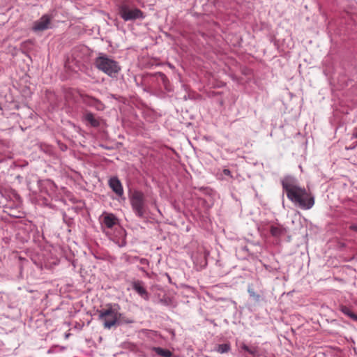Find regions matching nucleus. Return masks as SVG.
<instances>
[{"label": "nucleus", "instance_id": "nucleus-1", "mask_svg": "<svg viewBox=\"0 0 357 357\" xmlns=\"http://www.w3.org/2000/svg\"><path fill=\"white\" fill-rule=\"evenodd\" d=\"M283 188L289 199L298 204L302 209L308 210L314 206V197L305 188L290 184H283Z\"/></svg>", "mask_w": 357, "mask_h": 357}, {"label": "nucleus", "instance_id": "nucleus-2", "mask_svg": "<svg viewBox=\"0 0 357 357\" xmlns=\"http://www.w3.org/2000/svg\"><path fill=\"white\" fill-rule=\"evenodd\" d=\"M95 65L98 70L110 77H116L121 70L118 62L107 56H100L96 58Z\"/></svg>", "mask_w": 357, "mask_h": 357}, {"label": "nucleus", "instance_id": "nucleus-3", "mask_svg": "<svg viewBox=\"0 0 357 357\" xmlns=\"http://www.w3.org/2000/svg\"><path fill=\"white\" fill-rule=\"evenodd\" d=\"M99 319L103 321L105 328H111L114 326L119 317L118 310L112 305H109L107 308L98 311Z\"/></svg>", "mask_w": 357, "mask_h": 357}, {"label": "nucleus", "instance_id": "nucleus-4", "mask_svg": "<svg viewBox=\"0 0 357 357\" xmlns=\"http://www.w3.org/2000/svg\"><path fill=\"white\" fill-rule=\"evenodd\" d=\"M119 13L124 21L144 19L145 15L139 8H131L126 2L122 3L119 8Z\"/></svg>", "mask_w": 357, "mask_h": 357}, {"label": "nucleus", "instance_id": "nucleus-5", "mask_svg": "<svg viewBox=\"0 0 357 357\" xmlns=\"http://www.w3.org/2000/svg\"><path fill=\"white\" fill-rule=\"evenodd\" d=\"M130 199L132 210L135 214L139 218L143 217L145 213L144 194L140 191L135 190L132 193Z\"/></svg>", "mask_w": 357, "mask_h": 357}, {"label": "nucleus", "instance_id": "nucleus-6", "mask_svg": "<svg viewBox=\"0 0 357 357\" xmlns=\"http://www.w3.org/2000/svg\"><path fill=\"white\" fill-rule=\"evenodd\" d=\"M50 22L51 17L47 15H45L34 22L33 30L35 31H43L46 30L50 27Z\"/></svg>", "mask_w": 357, "mask_h": 357}, {"label": "nucleus", "instance_id": "nucleus-7", "mask_svg": "<svg viewBox=\"0 0 357 357\" xmlns=\"http://www.w3.org/2000/svg\"><path fill=\"white\" fill-rule=\"evenodd\" d=\"M132 289L144 300H148L149 294L144 286V282L135 280L132 282Z\"/></svg>", "mask_w": 357, "mask_h": 357}, {"label": "nucleus", "instance_id": "nucleus-8", "mask_svg": "<svg viewBox=\"0 0 357 357\" xmlns=\"http://www.w3.org/2000/svg\"><path fill=\"white\" fill-rule=\"evenodd\" d=\"M109 185L118 196L123 195L122 184L117 177L111 178L109 180Z\"/></svg>", "mask_w": 357, "mask_h": 357}, {"label": "nucleus", "instance_id": "nucleus-9", "mask_svg": "<svg viewBox=\"0 0 357 357\" xmlns=\"http://www.w3.org/2000/svg\"><path fill=\"white\" fill-rule=\"evenodd\" d=\"M287 231L280 225H272L270 227L271 234L275 238H279L286 234Z\"/></svg>", "mask_w": 357, "mask_h": 357}, {"label": "nucleus", "instance_id": "nucleus-10", "mask_svg": "<svg viewBox=\"0 0 357 357\" xmlns=\"http://www.w3.org/2000/svg\"><path fill=\"white\" fill-rule=\"evenodd\" d=\"M151 350L160 357H174L173 352L167 349L154 347Z\"/></svg>", "mask_w": 357, "mask_h": 357}, {"label": "nucleus", "instance_id": "nucleus-11", "mask_svg": "<svg viewBox=\"0 0 357 357\" xmlns=\"http://www.w3.org/2000/svg\"><path fill=\"white\" fill-rule=\"evenodd\" d=\"M84 119L87 121L91 126L98 127L100 125L99 121L95 118L94 115L91 112H86L84 114Z\"/></svg>", "mask_w": 357, "mask_h": 357}, {"label": "nucleus", "instance_id": "nucleus-12", "mask_svg": "<svg viewBox=\"0 0 357 357\" xmlns=\"http://www.w3.org/2000/svg\"><path fill=\"white\" fill-rule=\"evenodd\" d=\"M117 219L116 217L112 214H107L104 217L103 222L108 228H112L113 226H114L116 224Z\"/></svg>", "mask_w": 357, "mask_h": 357}, {"label": "nucleus", "instance_id": "nucleus-13", "mask_svg": "<svg viewBox=\"0 0 357 357\" xmlns=\"http://www.w3.org/2000/svg\"><path fill=\"white\" fill-rule=\"evenodd\" d=\"M340 310L342 313H344L345 315L348 316L349 317H350L351 319H352L353 320L357 321V315L355 314L349 307H347V306H344V305H342L340 306Z\"/></svg>", "mask_w": 357, "mask_h": 357}, {"label": "nucleus", "instance_id": "nucleus-14", "mask_svg": "<svg viewBox=\"0 0 357 357\" xmlns=\"http://www.w3.org/2000/svg\"><path fill=\"white\" fill-rule=\"evenodd\" d=\"M248 292L250 296L252 298V300L255 302L258 303L263 300L262 296L259 294L256 293L253 288L249 287L248 289Z\"/></svg>", "mask_w": 357, "mask_h": 357}, {"label": "nucleus", "instance_id": "nucleus-15", "mask_svg": "<svg viewBox=\"0 0 357 357\" xmlns=\"http://www.w3.org/2000/svg\"><path fill=\"white\" fill-rule=\"evenodd\" d=\"M230 350L229 344H222L218 346L217 351L220 354L227 353Z\"/></svg>", "mask_w": 357, "mask_h": 357}, {"label": "nucleus", "instance_id": "nucleus-16", "mask_svg": "<svg viewBox=\"0 0 357 357\" xmlns=\"http://www.w3.org/2000/svg\"><path fill=\"white\" fill-rule=\"evenodd\" d=\"M241 348H242L243 350H245V351H248L249 354H252V355H253V356H255V354H256V350H255V349H250V348H249L247 345H245V344H243V345H242V347H241Z\"/></svg>", "mask_w": 357, "mask_h": 357}, {"label": "nucleus", "instance_id": "nucleus-17", "mask_svg": "<svg viewBox=\"0 0 357 357\" xmlns=\"http://www.w3.org/2000/svg\"><path fill=\"white\" fill-rule=\"evenodd\" d=\"M139 262L142 265H148L149 261L146 259L142 258L139 259Z\"/></svg>", "mask_w": 357, "mask_h": 357}, {"label": "nucleus", "instance_id": "nucleus-18", "mask_svg": "<svg viewBox=\"0 0 357 357\" xmlns=\"http://www.w3.org/2000/svg\"><path fill=\"white\" fill-rule=\"evenodd\" d=\"M223 174L226 176H231V171L228 169H223Z\"/></svg>", "mask_w": 357, "mask_h": 357}, {"label": "nucleus", "instance_id": "nucleus-19", "mask_svg": "<svg viewBox=\"0 0 357 357\" xmlns=\"http://www.w3.org/2000/svg\"><path fill=\"white\" fill-rule=\"evenodd\" d=\"M83 99H84V100L85 102H86V101H87V100H86V99H90V100H91V101H93V102H98L96 99H95V98H90V97H89V96H84V97H83Z\"/></svg>", "mask_w": 357, "mask_h": 357}, {"label": "nucleus", "instance_id": "nucleus-20", "mask_svg": "<svg viewBox=\"0 0 357 357\" xmlns=\"http://www.w3.org/2000/svg\"><path fill=\"white\" fill-rule=\"evenodd\" d=\"M160 76L161 77L163 83L165 84L167 81V77L162 73H160Z\"/></svg>", "mask_w": 357, "mask_h": 357}, {"label": "nucleus", "instance_id": "nucleus-21", "mask_svg": "<svg viewBox=\"0 0 357 357\" xmlns=\"http://www.w3.org/2000/svg\"><path fill=\"white\" fill-rule=\"evenodd\" d=\"M353 137L354 138H357V130L355 131L354 133H353Z\"/></svg>", "mask_w": 357, "mask_h": 357}, {"label": "nucleus", "instance_id": "nucleus-22", "mask_svg": "<svg viewBox=\"0 0 357 357\" xmlns=\"http://www.w3.org/2000/svg\"><path fill=\"white\" fill-rule=\"evenodd\" d=\"M352 228L357 231V226H354V227H352Z\"/></svg>", "mask_w": 357, "mask_h": 357}]
</instances>
